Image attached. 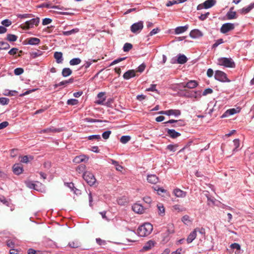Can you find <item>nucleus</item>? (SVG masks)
Listing matches in <instances>:
<instances>
[{"label":"nucleus","instance_id":"55","mask_svg":"<svg viewBox=\"0 0 254 254\" xmlns=\"http://www.w3.org/2000/svg\"><path fill=\"white\" fill-rule=\"evenodd\" d=\"M39 7H47L49 8H52V5L49 2L43 3L39 6Z\"/></svg>","mask_w":254,"mask_h":254},{"label":"nucleus","instance_id":"8","mask_svg":"<svg viewBox=\"0 0 254 254\" xmlns=\"http://www.w3.org/2000/svg\"><path fill=\"white\" fill-rule=\"evenodd\" d=\"M132 209L134 212L139 214L143 213L145 209L142 205L137 203L133 205Z\"/></svg>","mask_w":254,"mask_h":254},{"label":"nucleus","instance_id":"48","mask_svg":"<svg viewBox=\"0 0 254 254\" xmlns=\"http://www.w3.org/2000/svg\"><path fill=\"white\" fill-rule=\"evenodd\" d=\"M145 67H146L145 64H142L138 67V68H137L136 71L139 72H142L144 70Z\"/></svg>","mask_w":254,"mask_h":254},{"label":"nucleus","instance_id":"12","mask_svg":"<svg viewBox=\"0 0 254 254\" xmlns=\"http://www.w3.org/2000/svg\"><path fill=\"white\" fill-rule=\"evenodd\" d=\"M190 35L192 38H198L203 36V33L198 29H194L190 31Z\"/></svg>","mask_w":254,"mask_h":254},{"label":"nucleus","instance_id":"10","mask_svg":"<svg viewBox=\"0 0 254 254\" xmlns=\"http://www.w3.org/2000/svg\"><path fill=\"white\" fill-rule=\"evenodd\" d=\"M62 129L60 128H56L54 127H51L49 128H47L42 130H41L40 131H39V133H50V132H60L62 131Z\"/></svg>","mask_w":254,"mask_h":254},{"label":"nucleus","instance_id":"19","mask_svg":"<svg viewBox=\"0 0 254 254\" xmlns=\"http://www.w3.org/2000/svg\"><path fill=\"white\" fill-rule=\"evenodd\" d=\"M147 180L148 183L152 184H156L159 181L158 178L155 175H148Z\"/></svg>","mask_w":254,"mask_h":254},{"label":"nucleus","instance_id":"63","mask_svg":"<svg viewBox=\"0 0 254 254\" xmlns=\"http://www.w3.org/2000/svg\"><path fill=\"white\" fill-rule=\"evenodd\" d=\"M231 248L233 249H236L237 250H240V245L237 243H234L231 245Z\"/></svg>","mask_w":254,"mask_h":254},{"label":"nucleus","instance_id":"59","mask_svg":"<svg viewBox=\"0 0 254 254\" xmlns=\"http://www.w3.org/2000/svg\"><path fill=\"white\" fill-rule=\"evenodd\" d=\"M26 184L27 187L30 188V189H35V185L32 182H26Z\"/></svg>","mask_w":254,"mask_h":254},{"label":"nucleus","instance_id":"18","mask_svg":"<svg viewBox=\"0 0 254 254\" xmlns=\"http://www.w3.org/2000/svg\"><path fill=\"white\" fill-rule=\"evenodd\" d=\"M173 193L175 195L178 197H185L187 194L186 192L184 191L179 189H175L174 190Z\"/></svg>","mask_w":254,"mask_h":254},{"label":"nucleus","instance_id":"5","mask_svg":"<svg viewBox=\"0 0 254 254\" xmlns=\"http://www.w3.org/2000/svg\"><path fill=\"white\" fill-rule=\"evenodd\" d=\"M215 79L221 82H229L226 74L221 70H216L214 75Z\"/></svg>","mask_w":254,"mask_h":254},{"label":"nucleus","instance_id":"23","mask_svg":"<svg viewBox=\"0 0 254 254\" xmlns=\"http://www.w3.org/2000/svg\"><path fill=\"white\" fill-rule=\"evenodd\" d=\"M237 113V110L233 108L227 110L221 116V118H225L229 116L233 115Z\"/></svg>","mask_w":254,"mask_h":254},{"label":"nucleus","instance_id":"14","mask_svg":"<svg viewBox=\"0 0 254 254\" xmlns=\"http://www.w3.org/2000/svg\"><path fill=\"white\" fill-rule=\"evenodd\" d=\"M25 41L27 42V44L31 45H37L40 43V39L35 37L28 38Z\"/></svg>","mask_w":254,"mask_h":254},{"label":"nucleus","instance_id":"34","mask_svg":"<svg viewBox=\"0 0 254 254\" xmlns=\"http://www.w3.org/2000/svg\"><path fill=\"white\" fill-rule=\"evenodd\" d=\"M73 82V78H70L68 80L61 81L59 84H56L55 86H56V87H58V86H59L64 85L66 84L67 83H71Z\"/></svg>","mask_w":254,"mask_h":254},{"label":"nucleus","instance_id":"36","mask_svg":"<svg viewBox=\"0 0 254 254\" xmlns=\"http://www.w3.org/2000/svg\"><path fill=\"white\" fill-rule=\"evenodd\" d=\"M236 12L235 11H229L227 13V17L228 19H232L236 18Z\"/></svg>","mask_w":254,"mask_h":254},{"label":"nucleus","instance_id":"51","mask_svg":"<svg viewBox=\"0 0 254 254\" xmlns=\"http://www.w3.org/2000/svg\"><path fill=\"white\" fill-rule=\"evenodd\" d=\"M52 20L51 19L49 18H46L43 20L42 24L43 25H48V24L51 23L52 22Z\"/></svg>","mask_w":254,"mask_h":254},{"label":"nucleus","instance_id":"29","mask_svg":"<svg viewBox=\"0 0 254 254\" xmlns=\"http://www.w3.org/2000/svg\"><path fill=\"white\" fill-rule=\"evenodd\" d=\"M187 57L184 55H179L177 59V63L180 64H184L187 62Z\"/></svg>","mask_w":254,"mask_h":254},{"label":"nucleus","instance_id":"49","mask_svg":"<svg viewBox=\"0 0 254 254\" xmlns=\"http://www.w3.org/2000/svg\"><path fill=\"white\" fill-rule=\"evenodd\" d=\"M177 145H168L167 148L171 151L175 152L176 150Z\"/></svg>","mask_w":254,"mask_h":254},{"label":"nucleus","instance_id":"20","mask_svg":"<svg viewBox=\"0 0 254 254\" xmlns=\"http://www.w3.org/2000/svg\"><path fill=\"white\" fill-rule=\"evenodd\" d=\"M135 76V72L134 70H129L126 71L123 75V77L125 79H129Z\"/></svg>","mask_w":254,"mask_h":254},{"label":"nucleus","instance_id":"64","mask_svg":"<svg viewBox=\"0 0 254 254\" xmlns=\"http://www.w3.org/2000/svg\"><path fill=\"white\" fill-rule=\"evenodd\" d=\"M143 200L145 203H146L148 204H150L152 202V199H151V197L149 196L144 197Z\"/></svg>","mask_w":254,"mask_h":254},{"label":"nucleus","instance_id":"62","mask_svg":"<svg viewBox=\"0 0 254 254\" xmlns=\"http://www.w3.org/2000/svg\"><path fill=\"white\" fill-rule=\"evenodd\" d=\"M209 15V12H206L204 14H202L200 16H199V19L201 20H204L208 17Z\"/></svg>","mask_w":254,"mask_h":254},{"label":"nucleus","instance_id":"9","mask_svg":"<svg viewBox=\"0 0 254 254\" xmlns=\"http://www.w3.org/2000/svg\"><path fill=\"white\" fill-rule=\"evenodd\" d=\"M105 95V92L99 93L97 96L98 99L95 101V103L98 105H103L104 102L106 100Z\"/></svg>","mask_w":254,"mask_h":254},{"label":"nucleus","instance_id":"40","mask_svg":"<svg viewBox=\"0 0 254 254\" xmlns=\"http://www.w3.org/2000/svg\"><path fill=\"white\" fill-rule=\"evenodd\" d=\"M68 245L70 247L72 248H77L80 246V243L77 241L69 242Z\"/></svg>","mask_w":254,"mask_h":254},{"label":"nucleus","instance_id":"25","mask_svg":"<svg viewBox=\"0 0 254 254\" xmlns=\"http://www.w3.org/2000/svg\"><path fill=\"white\" fill-rule=\"evenodd\" d=\"M253 8H254V2L251 3L248 6L244 7L241 10L242 14H246L249 13Z\"/></svg>","mask_w":254,"mask_h":254},{"label":"nucleus","instance_id":"50","mask_svg":"<svg viewBox=\"0 0 254 254\" xmlns=\"http://www.w3.org/2000/svg\"><path fill=\"white\" fill-rule=\"evenodd\" d=\"M182 221L185 224H187L188 222H190V217L188 215H185L182 218Z\"/></svg>","mask_w":254,"mask_h":254},{"label":"nucleus","instance_id":"32","mask_svg":"<svg viewBox=\"0 0 254 254\" xmlns=\"http://www.w3.org/2000/svg\"><path fill=\"white\" fill-rule=\"evenodd\" d=\"M72 73V70L69 68H64L62 70V75L64 77L69 76Z\"/></svg>","mask_w":254,"mask_h":254},{"label":"nucleus","instance_id":"22","mask_svg":"<svg viewBox=\"0 0 254 254\" xmlns=\"http://www.w3.org/2000/svg\"><path fill=\"white\" fill-rule=\"evenodd\" d=\"M12 168L13 173L16 175H19L23 172V168L19 164H14Z\"/></svg>","mask_w":254,"mask_h":254},{"label":"nucleus","instance_id":"27","mask_svg":"<svg viewBox=\"0 0 254 254\" xmlns=\"http://www.w3.org/2000/svg\"><path fill=\"white\" fill-rule=\"evenodd\" d=\"M181 111L179 110H173L171 109L169 110H167V115L171 116L174 115L175 116H178L181 115Z\"/></svg>","mask_w":254,"mask_h":254},{"label":"nucleus","instance_id":"17","mask_svg":"<svg viewBox=\"0 0 254 254\" xmlns=\"http://www.w3.org/2000/svg\"><path fill=\"white\" fill-rule=\"evenodd\" d=\"M182 85L184 88L187 87L190 89H192L196 87L198 85V83L195 80H190L186 84L183 83Z\"/></svg>","mask_w":254,"mask_h":254},{"label":"nucleus","instance_id":"13","mask_svg":"<svg viewBox=\"0 0 254 254\" xmlns=\"http://www.w3.org/2000/svg\"><path fill=\"white\" fill-rule=\"evenodd\" d=\"M167 134L172 138H176L181 135V133L173 129H167Z\"/></svg>","mask_w":254,"mask_h":254},{"label":"nucleus","instance_id":"15","mask_svg":"<svg viewBox=\"0 0 254 254\" xmlns=\"http://www.w3.org/2000/svg\"><path fill=\"white\" fill-rule=\"evenodd\" d=\"M155 242L152 240L148 241L142 249V251H147L151 249L155 245Z\"/></svg>","mask_w":254,"mask_h":254},{"label":"nucleus","instance_id":"33","mask_svg":"<svg viewBox=\"0 0 254 254\" xmlns=\"http://www.w3.org/2000/svg\"><path fill=\"white\" fill-rule=\"evenodd\" d=\"M81 62V61L79 58H74L70 61L69 64L71 65H75L79 64Z\"/></svg>","mask_w":254,"mask_h":254},{"label":"nucleus","instance_id":"46","mask_svg":"<svg viewBox=\"0 0 254 254\" xmlns=\"http://www.w3.org/2000/svg\"><path fill=\"white\" fill-rule=\"evenodd\" d=\"M97 243L100 246H105L106 245V242L105 240H102L100 238H97L96 239Z\"/></svg>","mask_w":254,"mask_h":254},{"label":"nucleus","instance_id":"11","mask_svg":"<svg viewBox=\"0 0 254 254\" xmlns=\"http://www.w3.org/2000/svg\"><path fill=\"white\" fill-rule=\"evenodd\" d=\"M164 124H173L172 125V127H177L183 126V121L182 120L178 121L175 120H170L169 121L165 122Z\"/></svg>","mask_w":254,"mask_h":254},{"label":"nucleus","instance_id":"57","mask_svg":"<svg viewBox=\"0 0 254 254\" xmlns=\"http://www.w3.org/2000/svg\"><path fill=\"white\" fill-rule=\"evenodd\" d=\"M234 145L235 146V148L234 150L238 148L240 146V140L238 139H235L233 140Z\"/></svg>","mask_w":254,"mask_h":254},{"label":"nucleus","instance_id":"38","mask_svg":"<svg viewBox=\"0 0 254 254\" xmlns=\"http://www.w3.org/2000/svg\"><path fill=\"white\" fill-rule=\"evenodd\" d=\"M0 50H6L10 48L9 45L7 43L4 42H0Z\"/></svg>","mask_w":254,"mask_h":254},{"label":"nucleus","instance_id":"30","mask_svg":"<svg viewBox=\"0 0 254 254\" xmlns=\"http://www.w3.org/2000/svg\"><path fill=\"white\" fill-rule=\"evenodd\" d=\"M157 208L158 210V214L161 216L165 215V208L162 204L159 203L157 204Z\"/></svg>","mask_w":254,"mask_h":254},{"label":"nucleus","instance_id":"37","mask_svg":"<svg viewBox=\"0 0 254 254\" xmlns=\"http://www.w3.org/2000/svg\"><path fill=\"white\" fill-rule=\"evenodd\" d=\"M132 48V45L130 43H126L125 44L124 47H123V50L125 52H128L129 50H130Z\"/></svg>","mask_w":254,"mask_h":254},{"label":"nucleus","instance_id":"2","mask_svg":"<svg viewBox=\"0 0 254 254\" xmlns=\"http://www.w3.org/2000/svg\"><path fill=\"white\" fill-rule=\"evenodd\" d=\"M217 64L224 66L226 67L234 68L235 63L231 58H220L217 60Z\"/></svg>","mask_w":254,"mask_h":254},{"label":"nucleus","instance_id":"42","mask_svg":"<svg viewBox=\"0 0 254 254\" xmlns=\"http://www.w3.org/2000/svg\"><path fill=\"white\" fill-rule=\"evenodd\" d=\"M168 234H173L175 232L174 226L173 224H169L167 227Z\"/></svg>","mask_w":254,"mask_h":254},{"label":"nucleus","instance_id":"44","mask_svg":"<svg viewBox=\"0 0 254 254\" xmlns=\"http://www.w3.org/2000/svg\"><path fill=\"white\" fill-rule=\"evenodd\" d=\"M24 72V69L22 68H16L14 70V73L16 75H19Z\"/></svg>","mask_w":254,"mask_h":254},{"label":"nucleus","instance_id":"52","mask_svg":"<svg viewBox=\"0 0 254 254\" xmlns=\"http://www.w3.org/2000/svg\"><path fill=\"white\" fill-rule=\"evenodd\" d=\"M182 3V2H179V0H174L173 1H169L166 3V6H171V5L174 4H177V3Z\"/></svg>","mask_w":254,"mask_h":254},{"label":"nucleus","instance_id":"60","mask_svg":"<svg viewBox=\"0 0 254 254\" xmlns=\"http://www.w3.org/2000/svg\"><path fill=\"white\" fill-rule=\"evenodd\" d=\"M18 50L17 48H13L8 52V54L10 55H14L17 53Z\"/></svg>","mask_w":254,"mask_h":254},{"label":"nucleus","instance_id":"3","mask_svg":"<svg viewBox=\"0 0 254 254\" xmlns=\"http://www.w3.org/2000/svg\"><path fill=\"white\" fill-rule=\"evenodd\" d=\"M83 178L90 186H93L96 181L93 174L89 171H86L83 173Z\"/></svg>","mask_w":254,"mask_h":254},{"label":"nucleus","instance_id":"31","mask_svg":"<svg viewBox=\"0 0 254 254\" xmlns=\"http://www.w3.org/2000/svg\"><path fill=\"white\" fill-rule=\"evenodd\" d=\"M79 29L77 28H76L73 29L69 31H64L63 35L64 36H69L71 34L77 33L79 32Z\"/></svg>","mask_w":254,"mask_h":254},{"label":"nucleus","instance_id":"28","mask_svg":"<svg viewBox=\"0 0 254 254\" xmlns=\"http://www.w3.org/2000/svg\"><path fill=\"white\" fill-rule=\"evenodd\" d=\"M216 3L215 0H207L203 2L204 7L208 8L213 6Z\"/></svg>","mask_w":254,"mask_h":254},{"label":"nucleus","instance_id":"7","mask_svg":"<svg viewBox=\"0 0 254 254\" xmlns=\"http://www.w3.org/2000/svg\"><path fill=\"white\" fill-rule=\"evenodd\" d=\"M235 26L234 24L227 23L222 25L220 29V31L222 33H226L227 32L233 30Z\"/></svg>","mask_w":254,"mask_h":254},{"label":"nucleus","instance_id":"21","mask_svg":"<svg viewBox=\"0 0 254 254\" xmlns=\"http://www.w3.org/2000/svg\"><path fill=\"white\" fill-rule=\"evenodd\" d=\"M198 229H194L192 232H191L188 236L187 241L188 243H190L194 240L196 237V233Z\"/></svg>","mask_w":254,"mask_h":254},{"label":"nucleus","instance_id":"58","mask_svg":"<svg viewBox=\"0 0 254 254\" xmlns=\"http://www.w3.org/2000/svg\"><path fill=\"white\" fill-rule=\"evenodd\" d=\"M9 125V123L7 121H4L0 124V129H2Z\"/></svg>","mask_w":254,"mask_h":254},{"label":"nucleus","instance_id":"24","mask_svg":"<svg viewBox=\"0 0 254 254\" xmlns=\"http://www.w3.org/2000/svg\"><path fill=\"white\" fill-rule=\"evenodd\" d=\"M188 29V25H185L184 26L178 27L175 29V33L176 34H181V33H182L185 32Z\"/></svg>","mask_w":254,"mask_h":254},{"label":"nucleus","instance_id":"6","mask_svg":"<svg viewBox=\"0 0 254 254\" xmlns=\"http://www.w3.org/2000/svg\"><path fill=\"white\" fill-rule=\"evenodd\" d=\"M143 28V22L142 21H140L133 23L130 27V30L133 33H138L140 32Z\"/></svg>","mask_w":254,"mask_h":254},{"label":"nucleus","instance_id":"61","mask_svg":"<svg viewBox=\"0 0 254 254\" xmlns=\"http://www.w3.org/2000/svg\"><path fill=\"white\" fill-rule=\"evenodd\" d=\"M213 92V90L211 88H207V89H205L204 91L203 92V93H202V95L203 96H205L207 94H211Z\"/></svg>","mask_w":254,"mask_h":254},{"label":"nucleus","instance_id":"54","mask_svg":"<svg viewBox=\"0 0 254 254\" xmlns=\"http://www.w3.org/2000/svg\"><path fill=\"white\" fill-rule=\"evenodd\" d=\"M156 84H151L150 87L146 89L147 91H157V90L156 89Z\"/></svg>","mask_w":254,"mask_h":254},{"label":"nucleus","instance_id":"53","mask_svg":"<svg viewBox=\"0 0 254 254\" xmlns=\"http://www.w3.org/2000/svg\"><path fill=\"white\" fill-rule=\"evenodd\" d=\"M11 23V21L8 19H5L1 22V24L6 27L10 26Z\"/></svg>","mask_w":254,"mask_h":254},{"label":"nucleus","instance_id":"4","mask_svg":"<svg viewBox=\"0 0 254 254\" xmlns=\"http://www.w3.org/2000/svg\"><path fill=\"white\" fill-rule=\"evenodd\" d=\"M40 19L38 17L33 18L29 21L25 22V24L22 26L23 29H29L32 28L34 25L37 26L39 23Z\"/></svg>","mask_w":254,"mask_h":254},{"label":"nucleus","instance_id":"45","mask_svg":"<svg viewBox=\"0 0 254 254\" xmlns=\"http://www.w3.org/2000/svg\"><path fill=\"white\" fill-rule=\"evenodd\" d=\"M78 103V101L75 99H69L67 101V104L70 105H75Z\"/></svg>","mask_w":254,"mask_h":254},{"label":"nucleus","instance_id":"26","mask_svg":"<svg viewBox=\"0 0 254 254\" xmlns=\"http://www.w3.org/2000/svg\"><path fill=\"white\" fill-rule=\"evenodd\" d=\"M54 58L56 60L57 63H61L63 60V54L62 52H56L54 53Z\"/></svg>","mask_w":254,"mask_h":254},{"label":"nucleus","instance_id":"43","mask_svg":"<svg viewBox=\"0 0 254 254\" xmlns=\"http://www.w3.org/2000/svg\"><path fill=\"white\" fill-rule=\"evenodd\" d=\"M9 100L7 98H0V103L3 105H7L9 103Z\"/></svg>","mask_w":254,"mask_h":254},{"label":"nucleus","instance_id":"56","mask_svg":"<svg viewBox=\"0 0 254 254\" xmlns=\"http://www.w3.org/2000/svg\"><path fill=\"white\" fill-rule=\"evenodd\" d=\"M101 138L100 135H90L88 137V139L89 140H92V139H97L99 140Z\"/></svg>","mask_w":254,"mask_h":254},{"label":"nucleus","instance_id":"47","mask_svg":"<svg viewBox=\"0 0 254 254\" xmlns=\"http://www.w3.org/2000/svg\"><path fill=\"white\" fill-rule=\"evenodd\" d=\"M111 134V131L110 130H107L104 132L102 134V137L105 139H107L109 138L110 134Z\"/></svg>","mask_w":254,"mask_h":254},{"label":"nucleus","instance_id":"1","mask_svg":"<svg viewBox=\"0 0 254 254\" xmlns=\"http://www.w3.org/2000/svg\"><path fill=\"white\" fill-rule=\"evenodd\" d=\"M152 230V225L149 223H145L138 227L137 234L140 237H145L149 235Z\"/></svg>","mask_w":254,"mask_h":254},{"label":"nucleus","instance_id":"41","mask_svg":"<svg viewBox=\"0 0 254 254\" xmlns=\"http://www.w3.org/2000/svg\"><path fill=\"white\" fill-rule=\"evenodd\" d=\"M130 139V137L129 136H122L121 137L120 141L123 143H127Z\"/></svg>","mask_w":254,"mask_h":254},{"label":"nucleus","instance_id":"35","mask_svg":"<svg viewBox=\"0 0 254 254\" xmlns=\"http://www.w3.org/2000/svg\"><path fill=\"white\" fill-rule=\"evenodd\" d=\"M6 39L9 42H15L17 39V36L13 34H8Z\"/></svg>","mask_w":254,"mask_h":254},{"label":"nucleus","instance_id":"39","mask_svg":"<svg viewBox=\"0 0 254 254\" xmlns=\"http://www.w3.org/2000/svg\"><path fill=\"white\" fill-rule=\"evenodd\" d=\"M86 168V166L84 164H81L76 168V171L79 173L84 172Z\"/></svg>","mask_w":254,"mask_h":254},{"label":"nucleus","instance_id":"16","mask_svg":"<svg viewBox=\"0 0 254 254\" xmlns=\"http://www.w3.org/2000/svg\"><path fill=\"white\" fill-rule=\"evenodd\" d=\"M88 158L85 155H80L75 157L72 161L75 163L78 164L85 161L86 159H88Z\"/></svg>","mask_w":254,"mask_h":254}]
</instances>
